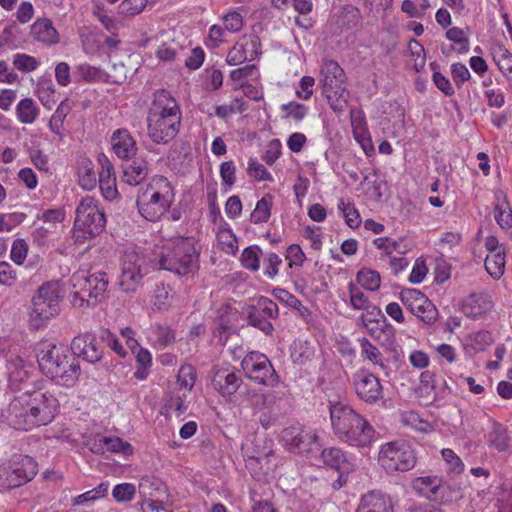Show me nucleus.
Masks as SVG:
<instances>
[{
	"label": "nucleus",
	"instance_id": "f257e3e1",
	"mask_svg": "<svg viewBox=\"0 0 512 512\" xmlns=\"http://www.w3.org/2000/svg\"><path fill=\"white\" fill-rule=\"evenodd\" d=\"M182 122L181 108L166 90L154 94L147 115V134L156 144H167L179 133Z\"/></svg>",
	"mask_w": 512,
	"mask_h": 512
},
{
	"label": "nucleus",
	"instance_id": "f03ea898",
	"mask_svg": "<svg viewBox=\"0 0 512 512\" xmlns=\"http://www.w3.org/2000/svg\"><path fill=\"white\" fill-rule=\"evenodd\" d=\"M153 253L160 269L180 276L194 274L198 270L199 252L190 238L174 236L161 240Z\"/></svg>",
	"mask_w": 512,
	"mask_h": 512
},
{
	"label": "nucleus",
	"instance_id": "7ed1b4c3",
	"mask_svg": "<svg viewBox=\"0 0 512 512\" xmlns=\"http://www.w3.org/2000/svg\"><path fill=\"white\" fill-rule=\"evenodd\" d=\"M174 200L175 192L171 182L164 176H155L138 195L136 205L143 218L157 221L169 211Z\"/></svg>",
	"mask_w": 512,
	"mask_h": 512
},
{
	"label": "nucleus",
	"instance_id": "20e7f679",
	"mask_svg": "<svg viewBox=\"0 0 512 512\" xmlns=\"http://www.w3.org/2000/svg\"><path fill=\"white\" fill-rule=\"evenodd\" d=\"M38 364L46 376L65 386L73 385L80 371L79 364L75 359L70 361L64 347L51 343L40 350Z\"/></svg>",
	"mask_w": 512,
	"mask_h": 512
},
{
	"label": "nucleus",
	"instance_id": "39448f33",
	"mask_svg": "<svg viewBox=\"0 0 512 512\" xmlns=\"http://www.w3.org/2000/svg\"><path fill=\"white\" fill-rule=\"evenodd\" d=\"M106 225V218L99 202L93 197L83 198L76 208V218L73 227V239L83 243L100 235Z\"/></svg>",
	"mask_w": 512,
	"mask_h": 512
},
{
	"label": "nucleus",
	"instance_id": "423d86ee",
	"mask_svg": "<svg viewBox=\"0 0 512 512\" xmlns=\"http://www.w3.org/2000/svg\"><path fill=\"white\" fill-rule=\"evenodd\" d=\"M108 280L105 273L89 275L87 271L80 270L73 273L70 278L71 302L74 307L82 308L90 305V299L95 301L101 297L107 289Z\"/></svg>",
	"mask_w": 512,
	"mask_h": 512
},
{
	"label": "nucleus",
	"instance_id": "0eeeda50",
	"mask_svg": "<svg viewBox=\"0 0 512 512\" xmlns=\"http://www.w3.org/2000/svg\"><path fill=\"white\" fill-rule=\"evenodd\" d=\"M150 261L140 248L127 247L124 251L119 285L125 292H132L140 285L148 273Z\"/></svg>",
	"mask_w": 512,
	"mask_h": 512
},
{
	"label": "nucleus",
	"instance_id": "6e6552de",
	"mask_svg": "<svg viewBox=\"0 0 512 512\" xmlns=\"http://www.w3.org/2000/svg\"><path fill=\"white\" fill-rule=\"evenodd\" d=\"M379 462L388 472L409 471L416 464L414 450L405 443L390 442L382 446Z\"/></svg>",
	"mask_w": 512,
	"mask_h": 512
},
{
	"label": "nucleus",
	"instance_id": "1a4fd4ad",
	"mask_svg": "<svg viewBox=\"0 0 512 512\" xmlns=\"http://www.w3.org/2000/svg\"><path fill=\"white\" fill-rule=\"evenodd\" d=\"M30 406L26 392L16 396L9 405L2 410V421L14 429L29 431L36 428L35 414Z\"/></svg>",
	"mask_w": 512,
	"mask_h": 512
},
{
	"label": "nucleus",
	"instance_id": "9d476101",
	"mask_svg": "<svg viewBox=\"0 0 512 512\" xmlns=\"http://www.w3.org/2000/svg\"><path fill=\"white\" fill-rule=\"evenodd\" d=\"M241 366L248 378L261 385L274 387L279 382L273 365L263 353L256 351L248 353L241 361Z\"/></svg>",
	"mask_w": 512,
	"mask_h": 512
},
{
	"label": "nucleus",
	"instance_id": "9b49d317",
	"mask_svg": "<svg viewBox=\"0 0 512 512\" xmlns=\"http://www.w3.org/2000/svg\"><path fill=\"white\" fill-rule=\"evenodd\" d=\"M59 288L55 283H44L32 299V320H50L60 311Z\"/></svg>",
	"mask_w": 512,
	"mask_h": 512
},
{
	"label": "nucleus",
	"instance_id": "f8f14e48",
	"mask_svg": "<svg viewBox=\"0 0 512 512\" xmlns=\"http://www.w3.org/2000/svg\"><path fill=\"white\" fill-rule=\"evenodd\" d=\"M330 419L335 436L346 443L354 428L362 424V416L350 406L343 403H335L330 406Z\"/></svg>",
	"mask_w": 512,
	"mask_h": 512
},
{
	"label": "nucleus",
	"instance_id": "ddd939ff",
	"mask_svg": "<svg viewBox=\"0 0 512 512\" xmlns=\"http://www.w3.org/2000/svg\"><path fill=\"white\" fill-rule=\"evenodd\" d=\"M38 465L36 461L27 455L18 456L8 468H5L0 475L2 487H19L32 480L37 474Z\"/></svg>",
	"mask_w": 512,
	"mask_h": 512
},
{
	"label": "nucleus",
	"instance_id": "4468645a",
	"mask_svg": "<svg viewBox=\"0 0 512 512\" xmlns=\"http://www.w3.org/2000/svg\"><path fill=\"white\" fill-rule=\"evenodd\" d=\"M25 392L34 410L36 427L51 423L59 408L58 399L52 393L40 389Z\"/></svg>",
	"mask_w": 512,
	"mask_h": 512
},
{
	"label": "nucleus",
	"instance_id": "2eb2a0df",
	"mask_svg": "<svg viewBox=\"0 0 512 512\" xmlns=\"http://www.w3.org/2000/svg\"><path fill=\"white\" fill-rule=\"evenodd\" d=\"M281 441L286 449L297 454H310L318 441V435L313 430L299 426H290L283 429Z\"/></svg>",
	"mask_w": 512,
	"mask_h": 512
},
{
	"label": "nucleus",
	"instance_id": "dca6fc26",
	"mask_svg": "<svg viewBox=\"0 0 512 512\" xmlns=\"http://www.w3.org/2000/svg\"><path fill=\"white\" fill-rule=\"evenodd\" d=\"M404 306L419 320H436L438 311L434 304L417 289H403L400 294Z\"/></svg>",
	"mask_w": 512,
	"mask_h": 512
},
{
	"label": "nucleus",
	"instance_id": "f3484780",
	"mask_svg": "<svg viewBox=\"0 0 512 512\" xmlns=\"http://www.w3.org/2000/svg\"><path fill=\"white\" fill-rule=\"evenodd\" d=\"M260 47L261 43L257 35L245 34L228 51L226 62L231 66H236L247 60L252 61L261 54Z\"/></svg>",
	"mask_w": 512,
	"mask_h": 512
},
{
	"label": "nucleus",
	"instance_id": "a211bd4d",
	"mask_svg": "<svg viewBox=\"0 0 512 512\" xmlns=\"http://www.w3.org/2000/svg\"><path fill=\"white\" fill-rule=\"evenodd\" d=\"M352 380L355 392L362 401L373 404L382 399L383 387L374 374L360 370L353 375Z\"/></svg>",
	"mask_w": 512,
	"mask_h": 512
},
{
	"label": "nucleus",
	"instance_id": "6ab92c4d",
	"mask_svg": "<svg viewBox=\"0 0 512 512\" xmlns=\"http://www.w3.org/2000/svg\"><path fill=\"white\" fill-rule=\"evenodd\" d=\"M411 486L419 495L425 497L429 501L445 502L446 491L448 485L443 483L438 476H421L413 479Z\"/></svg>",
	"mask_w": 512,
	"mask_h": 512
},
{
	"label": "nucleus",
	"instance_id": "aec40b11",
	"mask_svg": "<svg viewBox=\"0 0 512 512\" xmlns=\"http://www.w3.org/2000/svg\"><path fill=\"white\" fill-rule=\"evenodd\" d=\"M71 351L73 355L82 357L89 363H96L102 358V350L91 333L75 336L71 342Z\"/></svg>",
	"mask_w": 512,
	"mask_h": 512
},
{
	"label": "nucleus",
	"instance_id": "412c9836",
	"mask_svg": "<svg viewBox=\"0 0 512 512\" xmlns=\"http://www.w3.org/2000/svg\"><path fill=\"white\" fill-rule=\"evenodd\" d=\"M242 384L240 374L229 368H218L213 372L212 386L223 397H230L236 393Z\"/></svg>",
	"mask_w": 512,
	"mask_h": 512
},
{
	"label": "nucleus",
	"instance_id": "4be33fe9",
	"mask_svg": "<svg viewBox=\"0 0 512 512\" xmlns=\"http://www.w3.org/2000/svg\"><path fill=\"white\" fill-rule=\"evenodd\" d=\"M321 458L326 466L338 471L340 477L344 474H349L355 469V459L338 447L323 449Z\"/></svg>",
	"mask_w": 512,
	"mask_h": 512
},
{
	"label": "nucleus",
	"instance_id": "5701e85b",
	"mask_svg": "<svg viewBox=\"0 0 512 512\" xmlns=\"http://www.w3.org/2000/svg\"><path fill=\"white\" fill-rule=\"evenodd\" d=\"M356 512H394L393 501L381 491H369L362 495Z\"/></svg>",
	"mask_w": 512,
	"mask_h": 512
},
{
	"label": "nucleus",
	"instance_id": "b1692460",
	"mask_svg": "<svg viewBox=\"0 0 512 512\" xmlns=\"http://www.w3.org/2000/svg\"><path fill=\"white\" fill-rule=\"evenodd\" d=\"M111 147L119 159L128 160L137 153L136 142L131 133L125 129H117L111 136Z\"/></svg>",
	"mask_w": 512,
	"mask_h": 512
},
{
	"label": "nucleus",
	"instance_id": "393cba45",
	"mask_svg": "<svg viewBox=\"0 0 512 512\" xmlns=\"http://www.w3.org/2000/svg\"><path fill=\"white\" fill-rule=\"evenodd\" d=\"M90 450L96 454H105L106 452L132 454L133 448L128 442H124L119 437H99L88 443Z\"/></svg>",
	"mask_w": 512,
	"mask_h": 512
},
{
	"label": "nucleus",
	"instance_id": "a878e982",
	"mask_svg": "<svg viewBox=\"0 0 512 512\" xmlns=\"http://www.w3.org/2000/svg\"><path fill=\"white\" fill-rule=\"evenodd\" d=\"M31 36L35 41L47 46L56 45L60 41L58 31L48 18H39L32 24Z\"/></svg>",
	"mask_w": 512,
	"mask_h": 512
},
{
	"label": "nucleus",
	"instance_id": "bb28decb",
	"mask_svg": "<svg viewBox=\"0 0 512 512\" xmlns=\"http://www.w3.org/2000/svg\"><path fill=\"white\" fill-rule=\"evenodd\" d=\"M320 83L322 90L329 91L345 83L344 70L333 60H326L320 69Z\"/></svg>",
	"mask_w": 512,
	"mask_h": 512
},
{
	"label": "nucleus",
	"instance_id": "cd10ccee",
	"mask_svg": "<svg viewBox=\"0 0 512 512\" xmlns=\"http://www.w3.org/2000/svg\"><path fill=\"white\" fill-rule=\"evenodd\" d=\"M493 307L491 300L483 294H471L466 297L461 305L462 312L466 317H485Z\"/></svg>",
	"mask_w": 512,
	"mask_h": 512
},
{
	"label": "nucleus",
	"instance_id": "c85d7f7f",
	"mask_svg": "<svg viewBox=\"0 0 512 512\" xmlns=\"http://www.w3.org/2000/svg\"><path fill=\"white\" fill-rule=\"evenodd\" d=\"M7 369L11 386L20 389V384L30 377L32 364L19 356H15L8 360Z\"/></svg>",
	"mask_w": 512,
	"mask_h": 512
},
{
	"label": "nucleus",
	"instance_id": "c756f323",
	"mask_svg": "<svg viewBox=\"0 0 512 512\" xmlns=\"http://www.w3.org/2000/svg\"><path fill=\"white\" fill-rule=\"evenodd\" d=\"M362 424L358 425L359 428H354L346 444L354 447H368L372 444L376 438L375 430L364 417Z\"/></svg>",
	"mask_w": 512,
	"mask_h": 512
},
{
	"label": "nucleus",
	"instance_id": "7c9ffc66",
	"mask_svg": "<svg viewBox=\"0 0 512 512\" xmlns=\"http://www.w3.org/2000/svg\"><path fill=\"white\" fill-rule=\"evenodd\" d=\"M139 493L143 500L168 499L167 486L153 478H143L139 484Z\"/></svg>",
	"mask_w": 512,
	"mask_h": 512
},
{
	"label": "nucleus",
	"instance_id": "2f4dec72",
	"mask_svg": "<svg viewBox=\"0 0 512 512\" xmlns=\"http://www.w3.org/2000/svg\"><path fill=\"white\" fill-rule=\"evenodd\" d=\"M370 336L382 345H390L393 342L395 329L389 322H362Z\"/></svg>",
	"mask_w": 512,
	"mask_h": 512
},
{
	"label": "nucleus",
	"instance_id": "473e14b6",
	"mask_svg": "<svg viewBox=\"0 0 512 512\" xmlns=\"http://www.w3.org/2000/svg\"><path fill=\"white\" fill-rule=\"evenodd\" d=\"M15 113L20 123L28 125L37 120L40 108L32 98L26 97L18 102Z\"/></svg>",
	"mask_w": 512,
	"mask_h": 512
},
{
	"label": "nucleus",
	"instance_id": "72a5a7b5",
	"mask_svg": "<svg viewBox=\"0 0 512 512\" xmlns=\"http://www.w3.org/2000/svg\"><path fill=\"white\" fill-rule=\"evenodd\" d=\"M99 187L102 195L107 200H112L117 196L116 178L114 175L113 167L110 163L102 166L99 173Z\"/></svg>",
	"mask_w": 512,
	"mask_h": 512
},
{
	"label": "nucleus",
	"instance_id": "f704fd0d",
	"mask_svg": "<svg viewBox=\"0 0 512 512\" xmlns=\"http://www.w3.org/2000/svg\"><path fill=\"white\" fill-rule=\"evenodd\" d=\"M147 164L141 160H134L123 169L122 179L125 183L135 186L140 184L147 176Z\"/></svg>",
	"mask_w": 512,
	"mask_h": 512
},
{
	"label": "nucleus",
	"instance_id": "c9c22d12",
	"mask_svg": "<svg viewBox=\"0 0 512 512\" xmlns=\"http://www.w3.org/2000/svg\"><path fill=\"white\" fill-rule=\"evenodd\" d=\"M72 107L67 100L62 101L57 109L52 114L48 127L60 140L63 139V126L67 115L70 113Z\"/></svg>",
	"mask_w": 512,
	"mask_h": 512
},
{
	"label": "nucleus",
	"instance_id": "e433bc0d",
	"mask_svg": "<svg viewBox=\"0 0 512 512\" xmlns=\"http://www.w3.org/2000/svg\"><path fill=\"white\" fill-rule=\"evenodd\" d=\"M315 355L314 346L308 341H294L291 347V359L297 365H305L312 361Z\"/></svg>",
	"mask_w": 512,
	"mask_h": 512
},
{
	"label": "nucleus",
	"instance_id": "4c0bfd02",
	"mask_svg": "<svg viewBox=\"0 0 512 512\" xmlns=\"http://www.w3.org/2000/svg\"><path fill=\"white\" fill-rule=\"evenodd\" d=\"M488 444L499 452L509 451L510 437L507 429L501 424L495 423L488 434Z\"/></svg>",
	"mask_w": 512,
	"mask_h": 512
},
{
	"label": "nucleus",
	"instance_id": "58836bf2",
	"mask_svg": "<svg viewBox=\"0 0 512 512\" xmlns=\"http://www.w3.org/2000/svg\"><path fill=\"white\" fill-rule=\"evenodd\" d=\"M325 95L330 107L335 112H342L347 105L349 92L344 85H339L337 88H333L329 91L322 90Z\"/></svg>",
	"mask_w": 512,
	"mask_h": 512
},
{
	"label": "nucleus",
	"instance_id": "ea45409f",
	"mask_svg": "<svg viewBox=\"0 0 512 512\" xmlns=\"http://www.w3.org/2000/svg\"><path fill=\"white\" fill-rule=\"evenodd\" d=\"M505 263V250H498L497 253H488L485 258V268L495 279H498L503 275Z\"/></svg>",
	"mask_w": 512,
	"mask_h": 512
},
{
	"label": "nucleus",
	"instance_id": "a19ab883",
	"mask_svg": "<svg viewBox=\"0 0 512 512\" xmlns=\"http://www.w3.org/2000/svg\"><path fill=\"white\" fill-rule=\"evenodd\" d=\"M272 196L266 194L257 203L251 213V221L255 224L267 222L271 215Z\"/></svg>",
	"mask_w": 512,
	"mask_h": 512
},
{
	"label": "nucleus",
	"instance_id": "79ce46f5",
	"mask_svg": "<svg viewBox=\"0 0 512 512\" xmlns=\"http://www.w3.org/2000/svg\"><path fill=\"white\" fill-rule=\"evenodd\" d=\"M217 241L222 251L234 255L238 251V241L235 234L228 227L220 228L217 232Z\"/></svg>",
	"mask_w": 512,
	"mask_h": 512
},
{
	"label": "nucleus",
	"instance_id": "37998d69",
	"mask_svg": "<svg viewBox=\"0 0 512 512\" xmlns=\"http://www.w3.org/2000/svg\"><path fill=\"white\" fill-rule=\"evenodd\" d=\"M79 185L85 190H92L97 184L96 173L91 161L84 160L78 169Z\"/></svg>",
	"mask_w": 512,
	"mask_h": 512
},
{
	"label": "nucleus",
	"instance_id": "c03bdc74",
	"mask_svg": "<svg viewBox=\"0 0 512 512\" xmlns=\"http://www.w3.org/2000/svg\"><path fill=\"white\" fill-rule=\"evenodd\" d=\"M494 60L501 73L508 77L512 74V54L503 45H497L493 52Z\"/></svg>",
	"mask_w": 512,
	"mask_h": 512
},
{
	"label": "nucleus",
	"instance_id": "a18cd8bd",
	"mask_svg": "<svg viewBox=\"0 0 512 512\" xmlns=\"http://www.w3.org/2000/svg\"><path fill=\"white\" fill-rule=\"evenodd\" d=\"M357 282L366 290L376 291L380 287L381 276L376 270L363 268L356 275Z\"/></svg>",
	"mask_w": 512,
	"mask_h": 512
},
{
	"label": "nucleus",
	"instance_id": "49530a36",
	"mask_svg": "<svg viewBox=\"0 0 512 512\" xmlns=\"http://www.w3.org/2000/svg\"><path fill=\"white\" fill-rule=\"evenodd\" d=\"M261 249L258 246H249L242 251L241 264L244 268L256 272L259 269Z\"/></svg>",
	"mask_w": 512,
	"mask_h": 512
},
{
	"label": "nucleus",
	"instance_id": "de8ad7c7",
	"mask_svg": "<svg viewBox=\"0 0 512 512\" xmlns=\"http://www.w3.org/2000/svg\"><path fill=\"white\" fill-rule=\"evenodd\" d=\"M152 357L148 350L139 349L136 355V370L134 376L138 380H145L149 374V367L151 366Z\"/></svg>",
	"mask_w": 512,
	"mask_h": 512
},
{
	"label": "nucleus",
	"instance_id": "09e8293b",
	"mask_svg": "<svg viewBox=\"0 0 512 512\" xmlns=\"http://www.w3.org/2000/svg\"><path fill=\"white\" fill-rule=\"evenodd\" d=\"M494 218L502 229H509L512 227V209L505 199L496 204Z\"/></svg>",
	"mask_w": 512,
	"mask_h": 512
},
{
	"label": "nucleus",
	"instance_id": "8fccbe9b",
	"mask_svg": "<svg viewBox=\"0 0 512 512\" xmlns=\"http://www.w3.org/2000/svg\"><path fill=\"white\" fill-rule=\"evenodd\" d=\"M37 94L44 107L50 109L55 104V89L51 80H43L39 83Z\"/></svg>",
	"mask_w": 512,
	"mask_h": 512
},
{
	"label": "nucleus",
	"instance_id": "3c124183",
	"mask_svg": "<svg viewBox=\"0 0 512 512\" xmlns=\"http://www.w3.org/2000/svg\"><path fill=\"white\" fill-rule=\"evenodd\" d=\"M338 209L342 212L346 224L350 228H357L360 225V215L355 206L351 202L340 200L338 204Z\"/></svg>",
	"mask_w": 512,
	"mask_h": 512
},
{
	"label": "nucleus",
	"instance_id": "603ef678",
	"mask_svg": "<svg viewBox=\"0 0 512 512\" xmlns=\"http://www.w3.org/2000/svg\"><path fill=\"white\" fill-rule=\"evenodd\" d=\"M446 38L452 42H454L458 47L457 50L460 53H466L469 50V39L467 37V33L459 28L452 27L446 32Z\"/></svg>",
	"mask_w": 512,
	"mask_h": 512
},
{
	"label": "nucleus",
	"instance_id": "864d4df0",
	"mask_svg": "<svg viewBox=\"0 0 512 512\" xmlns=\"http://www.w3.org/2000/svg\"><path fill=\"white\" fill-rule=\"evenodd\" d=\"M13 65L17 70L28 73L36 70L39 66V62L31 55L17 53L13 57Z\"/></svg>",
	"mask_w": 512,
	"mask_h": 512
},
{
	"label": "nucleus",
	"instance_id": "5fc2aeb1",
	"mask_svg": "<svg viewBox=\"0 0 512 512\" xmlns=\"http://www.w3.org/2000/svg\"><path fill=\"white\" fill-rule=\"evenodd\" d=\"M148 0H123L118 6L119 13L123 16H135L146 7Z\"/></svg>",
	"mask_w": 512,
	"mask_h": 512
},
{
	"label": "nucleus",
	"instance_id": "6e6d98bb",
	"mask_svg": "<svg viewBox=\"0 0 512 512\" xmlns=\"http://www.w3.org/2000/svg\"><path fill=\"white\" fill-rule=\"evenodd\" d=\"M224 28L227 32L237 33L244 25L243 16L236 10H231L222 16Z\"/></svg>",
	"mask_w": 512,
	"mask_h": 512
},
{
	"label": "nucleus",
	"instance_id": "4d7b16f0",
	"mask_svg": "<svg viewBox=\"0 0 512 512\" xmlns=\"http://www.w3.org/2000/svg\"><path fill=\"white\" fill-rule=\"evenodd\" d=\"M470 345L475 351H482L493 343V337L488 331H477L468 336Z\"/></svg>",
	"mask_w": 512,
	"mask_h": 512
},
{
	"label": "nucleus",
	"instance_id": "13d9d810",
	"mask_svg": "<svg viewBox=\"0 0 512 512\" xmlns=\"http://www.w3.org/2000/svg\"><path fill=\"white\" fill-rule=\"evenodd\" d=\"M281 109L285 112L286 118H292L298 122L302 121L308 113V108L305 105L294 101L283 104Z\"/></svg>",
	"mask_w": 512,
	"mask_h": 512
},
{
	"label": "nucleus",
	"instance_id": "bf43d9fd",
	"mask_svg": "<svg viewBox=\"0 0 512 512\" xmlns=\"http://www.w3.org/2000/svg\"><path fill=\"white\" fill-rule=\"evenodd\" d=\"M247 173L250 177H253L259 181H272V175L270 172L260 164L256 159H250L248 162Z\"/></svg>",
	"mask_w": 512,
	"mask_h": 512
},
{
	"label": "nucleus",
	"instance_id": "052dcab7",
	"mask_svg": "<svg viewBox=\"0 0 512 512\" xmlns=\"http://www.w3.org/2000/svg\"><path fill=\"white\" fill-rule=\"evenodd\" d=\"M282 264V259L276 253L270 252L264 257L265 275L273 279L279 273V267Z\"/></svg>",
	"mask_w": 512,
	"mask_h": 512
},
{
	"label": "nucleus",
	"instance_id": "680f3d73",
	"mask_svg": "<svg viewBox=\"0 0 512 512\" xmlns=\"http://www.w3.org/2000/svg\"><path fill=\"white\" fill-rule=\"evenodd\" d=\"M135 486L131 483H122L114 487L112 495L118 502L130 501L135 495Z\"/></svg>",
	"mask_w": 512,
	"mask_h": 512
},
{
	"label": "nucleus",
	"instance_id": "e2e57ef3",
	"mask_svg": "<svg viewBox=\"0 0 512 512\" xmlns=\"http://www.w3.org/2000/svg\"><path fill=\"white\" fill-rule=\"evenodd\" d=\"M196 375L194 367L183 365L178 372V383L185 389L191 390L195 384Z\"/></svg>",
	"mask_w": 512,
	"mask_h": 512
},
{
	"label": "nucleus",
	"instance_id": "0e129e2a",
	"mask_svg": "<svg viewBox=\"0 0 512 512\" xmlns=\"http://www.w3.org/2000/svg\"><path fill=\"white\" fill-rule=\"evenodd\" d=\"M257 306L263 313L260 320H266L268 318L275 319L278 317V306L273 300L262 297L258 300Z\"/></svg>",
	"mask_w": 512,
	"mask_h": 512
},
{
	"label": "nucleus",
	"instance_id": "69168bd1",
	"mask_svg": "<svg viewBox=\"0 0 512 512\" xmlns=\"http://www.w3.org/2000/svg\"><path fill=\"white\" fill-rule=\"evenodd\" d=\"M28 252V246L23 239H15L12 244L10 257L17 265L23 264Z\"/></svg>",
	"mask_w": 512,
	"mask_h": 512
},
{
	"label": "nucleus",
	"instance_id": "338daca9",
	"mask_svg": "<svg viewBox=\"0 0 512 512\" xmlns=\"http://www.w3.org/2000/svg\"><path fill=\"white\" fill-rule=\"evenodd\" d=\"M222 183L231 188L236 182V167L233 161H226L220 165Z\"/></svg>",
	"mask_w": 512,
	"mask_h": 512
},
{
	"label": "nucleus",
	"instance_id": "774afa93",
	"mask_svg": "<svg viewBox=\"0 0 512 512\" xmlns=\"http://www.w3.org/2000/svg\"><path fill=\"white\" fill-rule=\"evenodd\" d=\"M428 273V268L424 258L419 257L415 260L412 271L409 275V281L412 284L421 283Z\"/></svg>",
	"mask_w": 512,
	"mask_h": 512
}]
</instances>
